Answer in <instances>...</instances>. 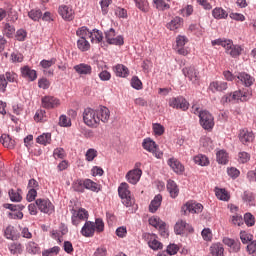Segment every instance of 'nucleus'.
<instances>
[{"mask_svg":"<svg viewBox=\"0 0 256 256\" xmlns=\"http://www.w3.org/2000/svg\"><path fill=\"white\" fill-rule=\"evenodd\" d=\"M109 119H111V111L105 106L97 109L86 108L83 112V121L91 129H97L101 123H109Z\"/></svg>","mask_w":256,"mask_h":256,"instance_id":"f257e3e1","label":"nucleus"},{"mask_svg":"<svg viewBox=\"0 0 256 256\" xmlns=\"http://www.w3.org/2000/svg\"><path fill=\"white\" fill-rule=\"evenodd\" d=\"M212 45L213 47H215V45H220L225 49V53H227V55H230V57H233L234 59H236V57H239V55L243 53V48L240 45L233 44V40L219 38L213 40Z\"/></svg>","mask_w":256,"mask_h":256,"instance_id":"f03ea898","label":"nucleus"},{"mask_svg":"<svg viewBox=\"0 0 256 256\" xmlns=\"http://www.w3.org/2000/svg\"><path fill=\"white\" fill-rule=\"evenodd\" d=\"M118 194L125 207H132V205H135V198L131 196L129 184H127L126 182H122L120 184V186L118 187Z\"/></svg>","mask_w":256,"mask_h":256,"instance_id":"7ed1b4c3","label":"nucleus"},{"mask_svg":"<svg viewBox=\"0 0 256 256\" xmlns=\"http://www.w3.org/2000/svg\"><path fill=\"white\" fill-rule=\"evenodd\" d=\"M142 147L148 153H152L156 159H163V151L159 149V145L153 139L145 138L142 142Z\"/></svg>","mask_w":256,"mask_h":256,"instance_id":"20e7f679","label":"nucleus"},{"mask_svg":"<svg viewBox=\"0 0 256 256\" xmlns=\"http://www.w3.org/2000/svg\"><path fill=\"white\" fill-rule=\"evenodd\" d=\"M199 113L200 125L205 129V131H212L215 127V118L213 114H210L209 111L203 110Z\"/></svg>","mask_w":256,"mask_h":256,"instance_id":"39448f33","label":"nucleus"},{"mask_svg":"<svg viewBox=\"0 0 256 256\" xmlns=\"http://www.w3.org/2000/svg\"><path fill=\"white\" fill-rule=\"evenodd\" d=\"M202 211H203V205L193 200L186 202L181 208V213H183V215H187V213L199 214Z\"/></svg>","mask_w":256,"mask_h":256,"instance_id":"423d86ee","label":"nucleus"},{"mask_svg":"<svg viewBox=\"0 0 256 256\" xmlns=\"http://www.w3.org/2000/svg\"><path fill=\"white\" fill-rule=\"evenodd\" d=\"M141 167V162H137L135 164V169L130 170L126 174V179L128 183H131V185H137L139 183V180L141 179V175H143V171L139 169Z\"/></svg>","mask_w":256,"mask_h":256,"instance_id":"0eeeda50","label":"nucleus"},{"mask_svg":"<svg viewBox=\"0 0 256 256\" xmlns=\"http://www.w3.org/2000/svg\"><path fill=\"white\" fill-rule=\"evenodd\" d=\"M222 243L228 247L229 253H239L241 251V241L239 239L223 237Z\"/></svg>","mask_w":256,"mask_h":256,"instance_id":"6e6552de","label":"nucleus"},{"mask_svg":"<svg viewBox=\"0 0 256 256\" xmlns=\"http://www.w3.org/2000/svg\"><path fill=\"white\" fill-rule=\"evenodd\" d=\"M36 205L41 213H46L47 215H51L55 211V206L50 199L39 198L36 200Z\"/></svg>","mask_w":256,"mask_h":256,"instance_id":"1a4fd4ad","label":"nucleus"},{"mask_svg":"<svg viewBox=\"0 0 256 256\" xmlns=\"http://www.w3.org/2000/svg\"><path fill=\"white\" fill-rule=\"evenodd\" d=\"M169 106L173 109H181V111H187V109H189V102H187L183 96H178L169 99Z\"/></svg>","mask_w":256,"mask_h":256,"instance_id":"9d476101","label":"nucleus"},{"mask_svg":"<svg viewBox=\"0 0 256 256\" xmlns=\"http://www.w3.org/2000/svg\"><path fill=\"white\" fill-rule=\"evenodd\" d=\"M41 105L44 109H57L61 105V100L55 96H44L41 98Z\"/></svg>","mask_w":256,"mask_h":256,"instance_id":"9b49d317","label":"nucleus"},{"mask_svg":"<svg viewBox=\"0 0 256 256\" xmlns=\"http://www.w3.org/2000/svg\"><path fill=\"white\" fill-rule=\"evenodd\" d=\"M182 72L191 83L199 85V71L195 69V66L185 67L182 69Z\"/></svg>","mask_w":256,"mask_h":256,"instance_id":"f8f14e48","label":"nucleus"},{"mask_svg":"<svg viewBox=\"0 0 256 256\" xmlns=\"http://www.w3.org/2000/svg\"><path fill=\"white\" fill-rule=\"evenodd\" d=\"M249 99H251V93L250 92H244L241 90H237L235 92H233L232 94H229L226 97V101H249Z\"/></svg>","mask_w":256,"mask_h":256,"instance_id":"ddd939ff","label":"nucleus"},{"mask_svg":"<svg viewBox=\"0 0 256 256\" xmlns=\"http://www.w3.org/2000/svg\"><path fill=\"white\" fill-rule=\"evenodd\" d=\"M105 39L109 45H123L125 43L123 36H116L115 29L113 28L105 33Z\"/></svg>","mask_w":256,"mask_h":256,"instance_id":"4468645a","label":"nucleus"},{"mask_svg":"<svg viewBox=\"0 0 256 256\" xmlns=\"http://www.w3.org/2000/svg\"><path fill=\"white\" fill-rule=\"evenodd\" d=\"M58 13L61 15L64 21H73L75 19V10L73 7L67 5H61L58 8Z\"/></svg>","mask_w":256,"mask_h":256,"instance_id":"2eb2a0df","label":"nucleus"},{"mask_svg":"<svg viewBox=\"0 0 256 256\" xmlns=\"http://www.w3.org/2000/svg\"><path fill=\"white\" fill-rule=\"evenodd\" d=\"M20 226L15 227L13 225H8L6 229H4V237L9 239L10 241H17L19 237H21V233L19 232L21 228Z\"/></svg>","mask_w":256,"mask_h":256,"instance_id":"dca6fc26","label":"nucleus"},{"mask_svg":"<svg viewBox=\"0 0 256 256\" xmlns=\"http://www.w3.org/2000/svg\"><path fill=\"white\" fill-rule=\"evenodd\" d=\"M238 139L243 145H249V143H253L255 134H253V131L244 128L239 131Z\"/></svg>","mask_w":256,"mask_h":256,"instance_id":"f3484780","label":"nucleus"},{"mask_svg":"<svg viewBox=\"0 0 256 256\" xmlns=\"http://www.w3.org/2000/svg\"><path fill=\"white\" fill-rule=\"evenodd\" d=\"M4 207H6V209H10L9 216L11 217V219H23V212L22 209L25 208V206L23 205H13V204H5Z\"/></svg>","mask_w":256,"mask_h":256,"instance_id":"a211bd4d","label":"nucleus"},{"mask_svg":"<svg viewBox=\"0 0 256 256\" xmlns=\"http://www.w3.org/2000/svg\"><path fill=\"white\" fill-rule=\"evenodd\" d=\"M89 217V212L85 210V208H80L78 211L74 210L73 216H72V223L73 225H79L81 221H87Z\"/></svg>","mask_w":256,"mask_h":256,"instance_id":"6ab92c4d","label":"nucleus"},{"mask_svg":"<svg viewBox=\"0 0 256 256\" xmlns=\"http://www.w3.org/2000/svg\"><path fill=\"white\" fill-rule=\"evenodd\" d=\"M189 40L185 36H177L176 38V50L179 55H188L187 49H185V45H187V42Z\"/></svg>","mask_w":256,"mask_h":256,"instance_id":"aec40b11","label":"nucleus"},{"mask_svg":"<svg viewBox=\"0 0 256 256\" xmlns=\"http://www.w3.org/2000/svg\"><path fill=\"white\" fill-rule=\"evenodd\" d=\"M237 80V83H241L245 87H251L255 83V78L245 72L238 73Z\"/></svg>","mask_w":256,"mask_h":256,"instance_id":"412c9836","label":"nucleus"},{"mask_svg":"<svg viewBox=\"0 0 256 256\" xmlns=\"http://www.w3.org/2000/svg\"><path fill=\"white\" fill-rule=\"evenodd\" d=\"M228 87L229 85L225 81H213L209 85V89L212 93L227 91Z\"/></svg>","mask_w":256,"mask_h":256,"instance_id":"4be33fe9","label":"nucleus"},{"mask_svg":"<svg viewBox=\"0 0 256 256\" xmlns=\"http://www.w3.org/2000/svg\"><path fill=\"white\" fill-rule=\"evenodd\" d=\"M168 165H169V167H171L173 172L177 173L178 175H181V173H183V171H185V167L183 166V164H181V162L179 160H177L176 158H170L168 160Z\"/></svg>","mask_w":256,"mask_h":256,"instance_id":"5701e85b","label":"nucleus"},{"mask_svg":"<svg viewBox=\"0 0 256 256\" xmlns=\"http://www.w3.org/2000/svg\"><path fill=\"white\" fill-rule=\"evenodd\" d=\"M166 27L169 31H177V29H181V27H183V18L179 16L174 17L166 24Z\"/></svg>","mask_w":256,"mask_h":256,"instance_id":"b1692460","label":"nucleus"},{"mask_svg":"<svg viewBox=\"0 0 256 256\" xmlns=\"http://www.w3.org/2000/svg\"><path fill=\"white\" fill-rule=\"evenodd\" d=\"M22 77L28 79V81H35L37 79V71L31 69L29 66L21 68Z\"/></svg>","mask_w":256,"mask_h":256,"instance_id":"393cba45","label":"nucleus"},{"mask_svg":"<svg viewBox=\"0 0 256 256\" xmlns=\"http://www.w3.org/2000/svg\"><path fill=\"white\" fill-rule=\"evenodd\" d=\"M74 71H76L78 75H91L93 68L89 64L81 63L74 66Z\"/></svg>","mask_w":256,"mask_h":256,"instance_id":"a878e982","label":"nucleus"},{"mask_svg":"<svg viewBox=\"0 0 256 256\" xmlns=\"http://www.w3.org/2000/svg\"><path fill=\"white\" fill-rule=\"evenodd\" d=\"M161 203H163V196L161 194H158L150 202V205H149L150 213H157L158 209L161 207Z\"/></svg>","mask_w":256,"mask_h":256,"instance_id":"bb28decb","label":"nucleus"},{"mask_svg":"<svg viewBox=\"0 0 256 256\" xmlns=\"http://www.w3.org/2000/svg\"><path fill=\"white\" fill-rule=\"evenodd\" d=\"M210 254L213 256H225V248L221 242L213 243L210 246Z\"/></svg>","mask_w":256,"mask_h":256,"instance_id":"cd10ccee","label":"nucleus"},{"mask_svg":"<svg viewBox=\"0 0 256 256\" xmlns=\"http://www.w3.org/2000/svg\"><path fill=\"white\" fill-rule=\"evenodd\" d=\"M116 77H129V68L123 64H117L113 67Z\"/></svg>","mask_w":256,"mask_h":256,"instance_id":"c85d7f7f","label":"nucleus"},{"mask_svg":"<svg viewBox=\"0 0 256 256\" xmlns=\"http://www.w3.org/2000/svg\"><path fill=\"white\" fill-rule=\"evenodd\" d=\"M212 17L218 20L227 19L229 17V13L222 7H216L212 10Z\"/></svg>","mask_w":256,"mask_h":256,"instance_id":"c756f323","label":"nucleus"},{"mask_svg":"<svg viewBox=\"0 0 256 256\" xmlns=\"http://www.w3.org/2000/svg\"><path fill=\"white\" fill-rule=\"evenodd\" d=\"M167 189L172 199H175L179 196V187H177V183H175V181L168 180Z\"/></svg>","mask_w":256,"mask_h":256,"instance_id":"7c9ffc66","label":"nucleus"},{"mask_svg":"<svg viewBox=\"0 0 256 256\" xmlns=\"http://www.w3.org/2000/svg\"><path fill=\"white\" fill-rule=\"evenodd\" d=\"M26 251L30 255H41V247L36 242H29L26 246Z\"/></svg>","mask_w":256,"mask_h":256,"instance_id":"2f4dec72","label":"nucleus"},{"mask_svg":"<svg viewBox=\"0 0 256 256\" xmlns=\"http://www.w3.org/2000/svg\"><path fill=\"white\" fill-rule=\"evenodd\" d=\"M11 255H21L23 253V245L19 242H13L8 246Z\"/></svg>","mask_w":256,"mask_h":256,"instance_id":"473e14b6","label":"nucleus"},{"mask_svg":"<svg viewBox=\"0 0 256 256\" xmlns=\"http://www.w3.org/2000/svg\"><path fill=\"white\" fill-rule=\"evenodd\" d=\"M216 159L220 165H227L229 162V154H227L225 150H219L216 153Z\"/></svg>","mask_w":256,"mask_h":256,"instance_id":"72a5a7b5","label":"nucleus"},{"mask_svg":"<svg viewBox=\"0 0 256 256\" xmlns=\"http://www.w3.org/2000/svg\"><path fill=\"white\" fill-rule=\"evenodd\" d=\"M0 142L4 147H7V149H13V147H15V140H12L7 134L1 135Z\"/></svg>","mask_w":256,"mask_h":256,"instance_id":"f704fd0d","label":"nucleus"},{"mask_svg":"<svg viewBox=\"0 0 256 256\" xmlns=\"http://www.w3.org/2000/svg\"><path fill=\"white\" fill-rule=\"evenodd\" d=\"M76 35L77 37H79V39H90L91 31H89V28H87L86 26H82L76 31Z\"/></svg>","mask_w":256,"mask_h":256,"instance_id":"c9c22d12","label":"nucleus"},{"mask_svg":"<svg viewBox=\"0 0 256 256\" xmlns=\"http://www.w3.org/2000/svg\"><path fill=\"white\" fill-rule=\"evenodd\" d=\"M81 234L83 237H93L95 235V225H83Z\"/></svg>","mask_w":256,"mask_h":256,"instance_id":"e433bc0d","label":"nucleus"},{"mask_svg":"<svg viewBox=\"0 0 256 256\" xmlns=\"http://www.w3.org/2000/svg\"><path fill=\"white\" fill-rule=\"evenodd\" d=\"M194 163L201 165V167H207V165H209V158L203 154H198L194 157Z\"/></svg>","mask_w":256,"mask_h":256,"instance_id":"4c0bfd02","label":"nucleus"},{"mask_svg":"<svg viewBox=\"0 0 256 256\" xmlns=\"http://www.w3.org/2000/svg\"><path fill=\"white\" fill-rule=\"evenodd\" d=\"M137 9L143 13H149V2L147 0H134Z\"/></svg>","mask_w":256,"mask_h":256,"instance_id":"58836bf2","label":"nucleus"},{"mask_svg":"<svg viewBox=\"0 0 256 256\" xmlns=\"http://www.w3.org/2000/svg\"><path fill=\"white\" fill-rule=\"evenodd\" d=\"M84 189H88L89 191L99 192V184L95 183L91 179L84 180Z\"/></svg>","mask_w":256,"mask_h":256,"instance_id":"ea45409f","label":"nucleus"},{"mask_svg":"<svg viewBox=\"0 0 256 256\" xmlns=\"http://www.w3.org/2000/svg\"><path fill=\"white\" fill-rule=\"evenodd\" d=\"M155 229H157L159 235L163 237V239H169V226L167 225H154Z\"/></svg>","mask_w":256,"mask_h":256,"instance_id":"a19ab883","label":"nucleus"},{"mask_svg":"<svg viewBox=\"0 0 256 256\" xmlns=\"http://www.w3.org/2000/svg\"><path fill=\"white\" fill-rule=\"evenodd\" d=\"M36 141L40 145H51V133H44L38 136Z\"/></svg>","mask_w":256,"mask_h":256,"instance_id":"79ce46f5","label":"nucleus"},{"mask_svg":"<svg viewBox=\"0 0 256 256\" xmlns=\"http://www.w3.org/2000/svg\"><path fill=\"white\" fill-rule=\"evenodd\" d=\"M34 121H36V123H43L47 121V112L42 109L37 110L34 115Z\"/></svg>","mask_w":256,"mask_h":256,"instance_id":"37998d69","label":"nucleus"},{"mask_svg":"<svg viewBox=\"0 0 256 256\" xmlns=\"http://www.w3.org/2000/svg\"><path fill=\"white\" fill-rule=\"evenodd\" d=\"M91 43H101L103 41V33L99 30H93L90 32Z\"/></svg>","mask_w":256,"mask_h":256,"instance_id":"c03bdc74","label":"nucleus"},{"mask_svg":"<svg viewBox=\"0 0 256 256\" xmlns=\"http://www.w3.org/2000/svg\"><path fill=\"white\" fill-rule=\"evenodd\" d=\"M72 188L77 193H83L85 191V182L83 180H76L73 182Z\"/></svg>","mask_w":256,"mask_h":256,"instance_id":"a18cd8bd","label":"nucleus"},{"mask_svg":"<svg viewBox=\"0 0 256 256\" xmlns=\"http://www.w3.org/2000/svg\"><path fill=\"white\" fill-rule=\"evenodd\" d=\"M77 47L80 51H89V49H91V44H89L87 39H78Z\"/></svg>","mask_w":256,"mask_h":256,"instance_id":"49530a36","label":"nucleus"},{"mask_svg":"<svg viewBox=\"0 0 256 256\" xmlns=\"http://www.w3.org/2000/svg\"><path fill=\"white\" fill-rule=\"evenodd\" d=\"M240 239L243 243V245H247L253 241V235L250 233H247L246 231L240 232Z\"/></svg>","mask_w":256,"mask_h":256,"instance_id":"de8ad7c7","label":"nucleus"},{"mask_svg":"<svg viewBox=\"0 0 256 256\" xmlns=\"http://www.w3.org/2000/svg\"><path fill=\"white\" fill-rule=\"evenodd\" d=\"M148 246L153 251H159V249H163V243L159 242L157 239L149 240Z\"/></svg>","mask_w":256,"mask_h":256,"instance_id":"09e8293b","label":"nucleus"},{"mask_svg":"<svg viewBox=\"0 0 256 256\" xmlns=\"http://www.w3.org/2000/svg\"><path fill=\"white\" fill-rule=\"evenodd\" d=\"M152 129H153L154 135H157L158 137H161V135L165 133V127L160 123L152 124Z\"/></svg>","mask_w":256,"mask_h":256,"instance_id":"8fccbe9b","label":"nucleus"},{"mask_svg":"<svg viewBox=\"0 0 256 256\" xmlns=\"http://www.w3.org/2000/svg\"><path fill=\"white\" fill-rule=\"evenodd\" d=\"M154 5L158 11H165L169 9V4L164 0H154Z\"/></svg>","mask_w":256,"mask_h":256,"instance_id":"3c124183","label":"nucleus"},{"mask_svg":"<svg viewBox=\"0 0 256 256\" xmlns=\"http://www.w3.org/2000/svg\"><path fill=\"white\" fill-rule=\"evenodd\" d=\"M3 33L6 37L11 38L15 34V27L11 26L9 23H6L4 25Z\"/></svg>","mask_w":256,"mask_h":256,"instance_id":"603ef678","label":"nucleus"},{"mask_svg":"<svg viewBox=\"0 0 256 256\" xmlns=\"http://www.w3.org/2000/svg\"><path fill=\"white\" fill-rule=\"evenodd\" d=\"M4 77H5L6 81H7V83H17V80L19 78L17 73L9 72V71L4 74Z\"/></svg>","mask_w":256,"mask_h":256,"instance_id":"864d4df0","label":"nucleus"},{"mask_svg":"<svg viewBox=\"0 0 256 256\" xmlns=\"http://www.w3.org/2000/svg\"><path fill=\"white\" fill-rule=\"evenodd\" d=\"M28 16L32 21H39L43 17V13L39 9H33L28 13Z\"/></svg>","mask_w":256,"mask_h":256,"instance_id":"5fc2aeb1","label":"nucleus"},{"mask_svg":"<svg viewBox=\"0 0 256 256\" xmlns=\"http://www.w3.org/2000/svg\"><path fill=\"white\" fill-rule=\"evenodd\" d=\"M9 197L11 201L17 202L19 203V201H21V199H23V197H21V193H19V191L17 190H9Z\"/></svg>","mask_w":256,"mask_h":256,"instance_id":"6e6d98bb","label":"nucleus"},{"mask_svg":"<svg viewBox=\"0 0 256 256\" xmlns=\"http://www.w3.org/2000/svg\"><path fill=\"white\" fill-rule=\"evenodd\" d=\"M174 232L176 235H181L182 237H185V235H187V225H175Z\"/></svg>","mask_w":256,"mask_h":256,"instance_id":"4d7b16f0","label":"nucleus"},{"mask_svg":"<svg viewBox=\"0 0 256 256\" xmlns=\"http://www.w3.org/2000/svg\"><path fill=\"white\" fill-rule=\"evenodd\" d=\"M131 86L133 89H136L137 91H140V89H143V82L139 79V77L134 76L131 79Z\"/></svg>","mask_w":256,"mask_h":256,"instance_id":"13d9d810","label":"nucleus"},{"mask_svg":"<svg viewBox=\"0 0 256 256\" xmlns=\"http://www.w3.org/2000/svg\"><path fill=\"white\" fill-rule=\"evenodd\" d=\"M23 59H24V56L23 54L19 53V52H13L11 55H10V61L12 63H23Z\"/></svg>","mask_w":256,"mask_h":256,"instance_id":"bf43d9fd","label":"nucleus"},{"mask_svg":"<svg viewBox=\"0 0 256 256\" xmlns=\"http://www.w3.org/2000/svg\"><path fill=\"white\" fill-rule=\"evenodd\" d=\"M216 197L220 199V201H228L230 199L229 193H227L225 189H218L216 191Z\"/></svg>","mask_w":256,"mask_h":256,"instance_id":"052dcab7","label":"nucleus"},{"mask_svg":"<svg viewBox=\"0 0 256 256\" xmlns=\"http://www.w3.org/2000/svg\"><path fill=\"white\" fill-rule=\"evenodd\" d=\"M55 63H57L56 58H52L50 60L44 59L40 62V67H42V69H49L50 67H53V65H55Z\"/></svg>","mask_w":256,"mask_h":256,"instance_id":"680f3d73","label":"nucleus"},{"mask_svg":"<svg viewBox=\"0 0 256 256\" xmlns=\"http://www.w3.org/2000/svg\"><path fill=\"white\" fill-rule=\"evenodd\" d=\"M202 239L204 241H212L213 240V232L211 231L210 228H204L201 232Z\"/></svg>","mask_w":256,"mask_h":256,"instance_id":"e2e57ef3","label":"nucleus"},{"mask_svg":"<svg viewBox=\"0 0 256 256\" xmlns=\"http://www.w3.org/2000/svg\"><path fill=\"white\" fill-rule=\"evenodd\" d=\"M166 253L170 256L177 255L179 253V246L177 244H169Z\"/></svg>","mask_w":256,"mask_h":256,"instance_id":"0e129e2a","label":"nucleus"},{"mask_svg":"<svg viewBox=\"0 0 256 256\" xmlns=\"http://www.w3.org/2000/svg\"><path fill=\"white\" fill-rule=\"evenodd\" d=\"M246 251L249 255L256 256V240H252L248 243Z\"/></svg>","mask_w":256,"mask_h":256,"instance_id":"69168bd1","label":"nucleus"},{"mask_svg":"<svg viewBox=\"0 0 256 256\" xmlns=\"http://www.w3.org/2000/svg\"><path fill=\"white\" fill-rule=\"evenodd\" d=\"M251 159V155L247 152H239L238 161L239 163H247Z\"/></svg>","mask_w":256,"mask_h":256,"instance_id":"338daca9","label":"nucleus"},{"mask_svg":"<svg viewBox=\"0 0 256 256\" xmlns=\"http://www.w3.org/2000/svg\"><path fill=\"white\" fill-rule=\"evenodd\" d=\"M86 161H93L95 157H97V150L90 148L87 150L86 154Z\"/></svg>","mask_w":256,"mask_h":256,"instance_id":"774afa93","label":"nucleus"}]
</instances>
